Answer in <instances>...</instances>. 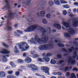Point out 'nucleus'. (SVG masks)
Instances as JSON below:
<instances>
[{
  "mask_svg": "<svg viewBox=\"0 0 78 78\" xmlns=\"http://www.w3.org/2000/svg\"><path fill=\"white\" fill-rule=\"evenodd\" d=\"M37 27L39 28V30L41 31L42 32V35L41 36V38H40L39 36L36 35L35 36L34 39L32 38L30 41H28V43L30 44H36L38 42L40 44H41V42H47L48 40V35L46 34H51V29L49 27L47 28L45 30L43 27L41 26H39L37 24H35L29 27L27 29L24 30V31L26 32H32L36 30Z\"/></svg>",
  "mask_w": 78,
  "mask_h": 78,
  "instance_id": "obj_1",
  "label": "nucleus"
},
{
  "mask_svg": "<svg viewBox=\"0 0 78 78\" xmlns=\"http://www.w3.org/2000/svg\"><path fill=\"white\" fill-rule=\"evenodd\" d=\"M71 19H69L67 23H66L65 22H63L62 23V24L63 25L65 26L66 28H67V30H68V33H64V35L65 37H70V34H75V31L73 28H71L70 27V25H69V23L70 22V21L71 20Z\"/></svg>",
  "mask_w": 78,
  "mask_h": 78,
  "instance_id": "obj_2",
  "label": "nucleus"
},
{
  "mask_svg": "<svg viewBox=\"0 0 78 78\" xmlns=\"http://www.w3.org/2000/svg\"><path fill=\"white\" fill-rule=\"evenodd\" d=\"M53 41H51L48 44H44L40 45L38 47V49L40 50H46L48 49H51L53 47Z\"/></svg>",
  "mask_w": 78,
  "mask_h": 78,
  "instance_id": "obj_3",
  "label": "nucleus"
},
{
  "mask_svg": "<svg viewBox=\"0 0 78 78\" xmlns=\"http://www.w3.org/2000/svg\"><path fill=\"white\" fill-rule=\"evenodd\" d=\"M19 47V49L21 51H27L29 49V46L26 42L23 41L17 44Z\"/></svg>",
  "mask_w": 78,
  "mask_h": 78,
  "instance_id": "obj_4",
  "label": "nucleus"
},
{
  "mask_svg": "<svg viewBox=\"0 0 78 78\" xmlns=\"http://www.w3.org/2000/svg\"><path fill=\"white\" fill-rule=\"evenodd\" d=\"M52 55V54L50 53H48L45 54V53H43L42 54V56L44 57V61L45 62H48L50 61V58H49L47 57L48 56H51Z\"/></svg>",
  "mask_w": 78,
  "mask_h": 78,
  "instance_id": "obj_5",
  "label": "nucleus"
},
{
  "mask_svg": "<svg viewBox=\"0 0 78 78\" xmlns=\"http://www.w3.org/2000/svg\"><path fill=\"white\" fill-rule=\"evenodd\" d=\"M75 50L76 51H77L78 50V48H74V47H71V48H69L68 49V51H67L66 49L64 48H63L62 49V51H67V53H70L71 52H72L73 51H74V50Z\"/></svg>",
  "mask_w": 78,
  "mask_h": 78,
  "instance_id": "obj_6",
  "label": "nucleus"
},
{
  "mask_svg": "<svg viewBox=\"0 0 78 78\" xmlns=\"http://www.w3.org/2000/svg\"><path fill=\"white\" fill-rule=\"evenodd\" d=\"M41 70H43V72H44L45 73L49 75V69L48 67L46 66H41Z\"/></svg>",
  "mask_w": 78,
  "mask_h": 78,
  "instance_id": "obj_7",
  "label": "nucleus"
},
{
  "mask_svg": "<svg viewBox=\"0 0 78 78\" xmlns=\"http://www.w3.org/2000/svg\"><path fill=\"white\" fill-rule=\"evenodd\" d=\"M68 62L69 64H71L72 65H74L76 62V61L72 57H69Z\"/></svg>",
  "mask_w": 78,
  "mask_h": 78,
  "instance_id": "obj_8",
  "label": "nucleus"
},
{
  "mask_svg": "<svg viewBox=\"0 0 78 78\" xmlns=\"http://www.w3.org/2000/svg\"><path fill=\"white\" fill-rule=\"evenodd\" d=\"M55 42L57 43L58 42V45L59 46V47H64V45L63 44H62L61 43L62 42L61 41V39L58 38V39H55Z\"/></svg>",
  "mask_w": 78,
  "mask_h": 78,
  "instance_id": "obj_9",
  "label": "nucleus"
},
{
  "mask_svg": "<svg viewBox=\"0 0 78 78\" xmlns=\"http://www.w3.org/2000/svg\"><path fill=\"white\" fill-rule=\"evenodd\" d=\"M45 14V11L44 10H42L40 12V14L38 13L37 16L38 17H44Z\"/></svg>",
  "mask_w": 78,
  "mask_h": 78,
  "instance_id": "obj_10",
  "label": "nucleus"
},
{
  "mask_svg": "<svg viewBox=\"0 0 78 78\" xmlns=\"http://www.w3.org/2000/svg\"><path fill=\"white\" fill-rule=\"evenodd\" d=\"M73 26L75 27H78V18H76L75 19V21H73Z\"/></svg>",
  "mask_w": 78,
  "mask_h": 78,
  "instance_id": "obj_11",
  "label": "nucleus"
},
{
  "mask_svg": "<svg viewBox=\"0 0 78 78\" xmlns=\"http://www.w3.org/2000/svg\"><path fill=\"white\" fill-rule=\"evenodd\" d=\"M0 52L1 53H4V54H9L10 52V51L5 49H3L2 51H1Z\"/></svg>",
  "mask_w": 78,
  "mask_h": 78,
  "instance_id": "obj_12",
  "label": "nucleus"
},
{
  "mask_svg": "<svg viewBox=\"0 0 78 78\" xmlns=\"http://www.w3.org/2000/svg\"><path fill=\"white\" fill-rule=\"evenodd\" d=\"M53 26L54 27L57 28L58 30H61V26L59 24L55 23L53 24Z\"/></svg>",
  "mask_w": 78,
  "mask_h": 78,
  "instance_id": "obj_13",
  "label": "nucleus"
},
{
  "mask_svg": "<svg viewBox=\"0 0 78 78\" xmlns=\"http://www.w3.org/2000/svg\"><path fill=\"white\" fill-rule=\"evenodd\" d=\"M38 69V67H37L33 64L32 65V70H33V71H36V70H37Z\"/></svg>",
  "mask_w": 78,
  "mask_h": 78,
  "instance_id": "obj_14",
  "label": "nucleus"
},
{
  "mask_svg": "<svg viewBox=\"0 0 78 78\" xmlns=\"http://www.w3.org/2000/svg\"><path fill=\"white\" fill-rule=\"evenodd\" d=\"M14 13H13L11 10H9L8 15L9 17H12V16H14Z\"/></svg>",
  "mask_w": 78,
  "mask_h": 78,
  "instance_id": "obj_15",
  "label": "nucleus"
},
{
  "mask_svg": "<svg viewBox=\"0 0 78 78\" xmlns=\"http://www.w3.org/2000/svg\"><path fill=\"white\" fill-rule=\"evenodd\" d=\"M31 59L29 57H27L24 60V61L27 63H30V62H31Z\"/></svg>",
  "mask_w": 78,
  "mask_h": 78,
  "instance_id": "obj_16",
  "label": "nucleus"
},
{
  "mask_svg": "<svg viewBox=\"0 0 78 78\" xmlns=\"http://www.w3.org/2000/svg\"><path fill=\"white\" fill-rule=\"evenodd\" d=\"M5 73L3 71L0 72V78H3L5 77Z\"/></svg>",
  "mask_w": 78,
  "mask_h": 78,
  "instance_id": "obj_17",
  "label": "nucleus"
},
{
  "mask_svg": "<svg viewBox=\"0 0 78 78\" xmlns=\"http://www.w3.org/2000/svg\"><path fill=\"white\" fill-rule=\"evenodd\" d=\"M5 2L6 3V5L5 6L4 9H5V8H9L10 5H9L8 1L7 0H5Z\"/></svg>",
  "mask_w": 78,
  "mask_h": 78,
  "instance_id": "obj_18",
  "label": "nucleus"
},
{
  "mask_svg": "<svg viewBox=\"0 0 78 78\" xmlns=\"http://www.w3.org/2000/svg\"><path fill=\"white\" fill-rule=\"evenodd\" d=\"M14 52L15 53H19L20 51L19 50V49L16 46H15L14 49Z\"/></svg>",
  "mask_w": 78,
  "mask_h": 78,
  "instance_id": "obj_19",
  "label": "nucleus"
},
{
  "mask_svg": "<svg viewBox=\"0 0 78 78\" xmlns=\"http://www.w3.org/2000/svg\"><path fill=\"white\" fill-rule=\"evenodd\" d=\"M72 66H70L69 68L68 67H66L64 69H63V70L65 71H67V70H71L72 69Z\"/></svg>",
  "mask_w": 78,
  "mask_h": 78,
  "instance_id": "obj_20",
  "label": "nucleus"
},
{
  "mask_svg": "<svg viewBox=\"0 0 78 78\" xmlns=\"http://www.w3.org/2000/svg\"><path fill=\"white\" fill-rule=\"evenodd\" d=\"M2 59V61L4 62H6L7 61V58H6V56H5V55L3 56Z\"/></svg>",
  "mask_w": 78,
  "mask_h": 78,
  "instance_id": "obj_21",
  "label": "nucleus"
},
{
  "mask_svg": "<svg viewBox=\"0 0 78 78\" xmlns=\"http://www.w3.org/2000/svg\"><path fill=\"white\" fill-rule=\"evenodd\" d=\"M4 29L5 30H12V27L10 26H7L4 27Z\"/></svg>",
  "mask_w": 78,
  "mask_h": 78,
  "instance_id": "obj_22",
  "label": "nucleus"
},
{
  "mask_svg": "<svg viewBox=\"0 0 78 78\" xmlns=\"http://www.w3.org/2000/svg\"><path fill=\"white\" fill-rule=\"evenodd\" d=\"M37 61L40 62H44V58H37Z\"/></svg>",
  "mask_w": 78,
  "mask_h": 78,
  "instance_id": "obj_23",
  "label": "nucleus"
},
{
  "mask_svg": "<svg viewBox=\"0 0 78 78\" xmlns=\"http://www.w3.org/2000/svg\"><path fill=\"white\" fill-rule=\"evenodd\" d=\"M54 3L55 5H60L59 1L58 0H55L54 1Z\"/></svg>",
  "mask_w": 78,
  "mask_h": 78,
  "instance_id": "obj_24",
  "label": "nucleus"
},
{
  "mask_svg": "<svg viewBox=\"0 0 78 78\" xmlns=\"http://www.w3.org/2000/svg\"><path fill=\"white\" fill-rule=\"evenodd\" d=\"M76 56H77V53H76V51H74L73 52V58L75 59Z\"/></svg>",
  "mask_w": 78,
  "mask_h": 78,
  "instance_id": "obj_25",
  "label": "nucleus"
},
{
  "mask_svg": "<svg viewBox=\"0 0 78 78\" xmlns=\"http://www.w3.org/2000/svg\"><path fill=\"white\" fill-rule=\"evenodd\" d=\"M10 64L12 67H16V65H15V64H14V62H10Z\"/></svg>",
  "mask_w": 78,
  "mask_h": 78,
  "instance_id": "obj_26",
  "label": "nucleus"
},
{
  "mask_svg": "<svg viewBox=\"0 0 78 78\" xmlns=\"http://www.w3.org/2000/svg\"><path fill=\"white\" fill-rule=\"evenodd\" d=\"M42 22L44 24H47L48 23V21L45 19L42 20Z\"/></svg>",
  "mask_w": 78,
  "mask_h": 78,
  "instance_id": "obj_27",
  "label": "nucleus"
},
{
  "mask_svg": "<svg viewBox=\"0 0 78 78\" xmlns=\"http://www.w3.org/2000/svg\"><path fill=\"white\" fill-rule=\"evenodd\" d=\"M50 62L51 64H55L56 63V61H55V60L53 59H52L51 61Z\"/></svg>",
  "mask_w": 78,
  "mask_h": 78,
  "instance_id": "obj_28",
  "label": "nucleus"
},
{
  "mask_svg": "<svg viewBox=\"0 0 78 78\" xmlns=\"http://www.w3.org/2000/svg\"><path fill=\"white\" fill-rule=\"evenodd\" d=\"M62 7L63 8H67V9L69 8H70V6L68 5H64L62 6Z\"/></svg>",
  "mask_w": 78,
  "mask_h": 78,
  "instance_id": "obj_29",
  "label": "nucleus"
},
{
  "mask_svg": "<svg viewBox=\"0 0 78 78\" xmlns=\"http://www.w3.org/2000/svg\"><path fill=\"white\" fill-rule=\"evenodd\" d=\"M17 61L19 63H23V60L19 59L17 60Z\"/></svg>",
  "mask_w": 78,
  "mask_h": 78,
  "instance_id": "obj_30",
  "label": "nucleus"
},
{
  "mask_svg": "<svg viewBox=\"0 0 78 78\" xmlns=\"http://www.w3.org/2000/svg\"><path fill=\"white\" fill-rule=\"evenodd\" d=\"M49 5H50V6H52V5H53L54 3H53V2L52 1H49Z\"/></svg>",
  "mask_w": 78,
  "mask_h": 78,
  "instance_id": "obj_31",
  "label": "nucleus"
},
{
  "mask_svg": "<svg viewBox=\"0 0 78 78\" xmlns=\"http://www.w3.org/2000/svg\"><path fill=\"white\" fill-rule=\"evenodd\" d=\"M7 78H16V77L12 75H8L7 76Z\"/></svg>",
  "mask_w": 78,
  "mask_h": 78,
  "instance_id": "obj_32",
  "label": "nucleus"
},
{
  "mask_svg": "<svg viewBox=\"0 0 78 78\" xmlns=\"http://www.w3.org/2000/svg\"><path fill=\"white\" fill-rule=\"evenodd\" d=\"M51 17V15L50 14H48L46 15V17L47 19H50V17Z\"/></svg>",
  "mask_w": 78,
  "mask_h": 78,
  "instance_id": "obj_33",
  "label": "nucleus"
},
{
  "mask_svg": "<svg viewBox=\"0 0 78 78\" xmlns=\"http://www.w3.org/2000/svg\"><path fill=\"white\" fill-rule=\"evenodd\" d=\"M2 45L5 47H6V48H8L9 47L8 45H7V44L5 43L2 44Z\"/></svg>",
  "mask_w": 78,
  "mask_h": 78,
  "instance_id": "obj_34",
  "label": "nucleus"
},
{
  "mask_svg": "<svg viewBox=\"0 0 78 78\" xmlns=\"http://www.w3.org/2000/svg\"><path fill=\"white\" fill-rule=\"evenodd\" d=\"M63 14L64 15H65L66 14H67V11L66 10H64L63 11Z\"/></svg>",
  "mask_w": 78,
  "mask_h": 78,
  "instance_id": "obj_35",
  "label": "nucleus"
},
{
  "mask_svg": "<svg viewBox=\"0 0 78 78\" xmlns=\"http://www.w3.org/2000/svg\"><path fill=\"white\" fill-rule=\"evenodd\" d=\"M39 57V55L37 54H35L33 56V58H37V57Z\"/></svg>",
  "mask_w": 78,
  "mask_h": 78,
  "instance_id": "obj_36",
  "label": "nucleus"
},
{
  "mask_svg": "<svg viewBox=\"0 0 78 78\" xmlns=\"http://www.w3.org/2000/svg\"><path fill=\"white\" fill-rule=\"evenodd\" d=\"M16 31H17V33H20V34H22L23 33V32L20 30H16Z\"/></svg>",
  "mask_w": 78,
  "mask_h": 78,
  "instance_id": "obj_37",
  "label": "nucleus"
},
{
  "mask_svg": "<svg viewBox=\"0 0 78 78\" xmlns=\"http://www.w3.org/2000/svg\"><path fill=\"white\" fill-rule=\"evenodd\" d=\"M57 56L58 58H61V57H62V55L61 54H58L57 55Z\"/></svg>",
  "mask_w": 78,
  "mask_h": 78,
  "instance_id": "obj_38",
  "label": "nucleus"
},
{
  "mask_svg": "<svg viewBox=\"0 0 78 78\" xmlns=\"http://www.w3.org/2000/svg\"><path fill=\"white\" fill-rule=\"evenodd\" d=\"M69 16L70 17H74V16H75V15H73L72 13L69 14Z\"/></svg>",
  "mask_w": 78,
  "mask_h": 78,
  "instance_id": "obj_39",
  "label": "nucleus"
},
{
  "mask_svg": "<svg viewBox=\"0 0 78 78\" xmlns=\"http://www.w3.org/2000/svg\"><path fill=\"white\" fill-rule=\"evenodd\" d=\"M69 75H70V73L69 72H67L66 74V76L68 77L69 76Z\"/></svg>",
  "mask_w": 78,
  "mask_h": 78,
  "instance_id": "obj_40",
  "label": "nucleus"
},
{
  "mask_svg": "<svg viewBox=\"0 0 78 78\" xmlns=\"http://www.w3.org/2000/svg\"><path fill=\"white\" fill-rule=\"evenodd\" d=\"M33 64H29L27 66V67H31V68H32V65H33Z\"/></svg>",
  "mask_w": 78,
  "mask_h": 78,
  "instance_id": "obj_41",
  "label": "nucleus"
},
{
  "mask_svg": "<svg viewBox=\"0 0 78 78\" xmlns=\"http://www.w3.org/2000/svg\"><path fill=\"white\" fill-rule=\"evenodd\" d=\"M15 74L16 76H19V74H20V73L19 72H16Z\"/></svg>",
  "mask_w": 78,
  "mask_h": 78,
  "instance_id": "obj_42",
  "label": "nucleus"
},
{
  "mask_svg": "<svg viewBox=\"0 0 78 78\" xmlns=\"http://www.w3.org/2000/svg\"><path fill=\"white\" fill-rule=\"evenodd\" d=\"M23 4H25V5H26V6H28L29 5V3H25V2H23Z\"/></svg>",
  "mask_w": 78,
  "mask_h": 78,
  "instance_id": "obj_43",
  "label": "nucleus"
},
{
  "mask_svg": "<svg viewBox=\"0 0 78 78\" xmlns=\"http://www.w3.org/2000/svg\"><path fill=\"white\" fill-rule=\"evenodd\" d=\"M13 72V71H9L8 72V73L9 74H12Z\"/></svg>",
  "mask_w": 78,
  "mask_h": 78,
  "instance_id": "obj_44",
  "label": "nucleus"
},
{
  "mask_svg": "<svg viewBox=\"0 0 78 78\" xmlns=\"http://www.w3.org/2000/svg\"><path fill=\"white\" fill-rule=\"evenodd\" d=\"M57 75H59V76H61L62 75V73L60 72H57Z\"/></svg>",
  "mask_w": 78,
  "mask_h": 78,
  "instance_id": "obj_45",
  "label": "nucleus"
},
{
  "mask_svg": "<svg viewBox=\"0 0 78 78\" xmlns=\"http://www.w3.org/2000/svg\"><path fill=\"white\" fill-rule=\"evenodd\" d=\"M20 68L22 69H25V67L22 66H20Z\"/></svg>",
  "mask_w": 78,
  "mask_h": 78,
  "instance_id": "obj_46",
  "label": "nucleus"
},
{
  "mask_svg": "<svg viewBox=\"0 0 78 78\" xmlns=\"http://www.w3.org/2000/svg\"><path fill=\"white\" fill-rule=\"evenodd\" d=\"M64 62V60H60L59 61V64H61V63H62L63 62Z\"/></svg>",
  "mask_w": 78,
  "mask_h": 78,
  "instance_id": "obj_47",
  "label": "nucleus"
},
{
  "mask_svg": "<svg viewBox=\"0 0 78 78\" xmlns=\"http://www.w3.org/2000/svg\"><path fill=\"white\" fill-rule=\"evenodd\" d=\"M35 53V51H32L30 52V53L31 55H33V54H34V53Z\"/></svg>",
  "mask_w": 78,
  "mask_h": 78,
  "instance_id": "obj_48",
  "label": "nucleus"
},
{
  "mask_svg": "<svg viewBox=\"0 0 78 78\" xmlns=\"http://www.w3.org/2000/svg\"><path fill=\"white\" fill-rule=\"evenodd\" d=\"M74 5L76 6H78V3L77 2H75L74 3Z\"/></svg>",
  "mask_w": 78,
  "mask_h": 78,
  "instance_id": "obj_49",
  "label": "nucleus"
},
{
  "mask_svg": "<svg viewBox=\"0 0 78 78\" xmlns=\"http://www.w3.org/2000/svg\"><path fill=\"white\" fill-rule=\"evenodd\" d=\"M73 71H78V70L76 68H75L73 69Z\"/></svg>",
  "mask_w": 78,
  "mask_h": 78,
  "instance_id": "obj_50",
  "label": "nucleus"
},
{
  "mask_svg": "<svg viewBox=\"0 0 78 78\" xmlns=\"http://www.w3.org/2000/svg\"><path fill=\"white\" fill-rule=\"evenodd\" d=\"M56 31V30L55 29H53L52 30V33H55Z\"/></svg>",
  "mask_w": 78,
  "mask_h": 78,
  "instance_id": "obj_51",
  "label": "nucleus"
},
{
  "mask_svg": "<svg viewBox=\"0 0 78 78\" xmlns=\"http://www.w3.org/2000/svg\"><path fill=\"white\" fill-rule=\"evenodd\" d=\"M68 13L69 14H71V10L69 9L68 10Z\"/></svg>",
  "mask_w": 78,
  "mask_h": 78,
  "instance_id": "obj_52",
  "label": "nucleus"
},
{
  "mask_svg": "<svg viewBox=\"0 0 78 78\" xmlns=\"http://www.w3.org/2000/svg\"><path fill=\"white\" fill-rule=\"evenodd\" d=\"M73 11L74 12H76V9H73Z\"/></svg>",
  "mask_w": 78,
  "mask_h": 78,
  "instance_id": "obj_53",
  "label": "nucleus"
},
{
  "mask_svg": "<svg viewBox=\"0 0 78 78\" xmlns=\"http://www.w3.org/2000/svg\"><path fill=\"white\" fill-rule=\"evenodd\" d=\"M23 56L25 57V56H27V54L26 53H24L23 54Z\"/></svg>",
  "mask_w": 78,
  "mask_h": 78,
  "instance_id": "obj_54",
  "label": "nucleus"
},
{
  "mask_svg": "<svg viewBox=\"0 0 78 78\" xmlns=\"http://www.w3.org/2000/svg\"><path fill=\"white\" fill-rule=\"evenodd\" d=\"M5 69H11V67L7 66L5 68Z\"/></svg>",
  "mask_w": 78,
  "mask_h": 78,
  "instance_id": "obj_55",
  "label": "nucleus"
},
{
  "mask_svg": "<svg viewBox=\"0 0 78 78\" xmlns=\"http://www.w3.org/2000/svg\"><path fill=\"white\" fill-rule=\"evenodd\" d=\"M14 36H17L18 37H20V35L19 34H17L16 35H14Z\"/></svg>",
  "mask_w": 78,
  "mask_h": 78,
  "instance_id": "obj_56",
  "label": "nucleus"
},
{
  "mask_svg": "<svg viewBox=\"0 0 78 78\" xmlns=\"http://www.w3.org/2000/svg\"><path fill=\"white\" fill-rule=\"evenodd\" d=\"M9 22L8 21H7V23L6 24L7 25H9Z\"/></svg>",
  "mask_w": 78,
  "mask_h": 78,
  "instance_id": "obj_57",
  "label": "nucleus"
},
{
  "mask_svg": "<svg viewBox=\"0 0 78 78\" xmlns=\"http://www.w3.org/2000/svg\"><path fill=\"white\" fill-rule=\"evenodd\" d=\"M17 26H18L17 24H15L14 25V27L15 28H17Z\"/></svg>",
  "mask_w": 78,
  "mask_h": 78,
  "instance_id": "obj_58",
  "label": "nucleus"
},
{
  "mask_svg": "<svg viewBox=\"0 0 78 78\" xmlns=\"http://www.w3.org/2000/svg\"><path fill=\"white\" fill-rule=\"evenodd\" d=\"M60 3H63L64 2H63V1H62V0H60Z\"/></svg>",
  "mask_w": 78,
  "mask_h": 78,
  "instance_id": "obj_59",
  "label": "nucleus"
},
{
  "mask_svg": "<svg viewBox=\"0 0 78 78\" xmlns=\"http://www.w3.org/2000/svg\"><path fill=\"white\" fill-rule=\"evenodd\" d=\"M57 14L58 15H59V14H61V13L60 12H57Z\"/></svg>",
  "mask_w": 78,
  "mask_h": 78,
  "instance_id": "obj_60",
  "label": "nucleus"
},
{
  "mask_svg": "<svg viewBox=\"0 0 78 78\" xmlns=\"http://www.w3.org/2000/svg\"><path fill=\"white\" fill-rule=\"evenodd\" d=\"M67 55H68V54H67V53H65L64 54V56H67Z\"/></svg>",
  "mask_w": 78,
  "mask_h": 78,
  "instance_id": "obj_61",
  "label": "nucleus"
},
{
  "mask_svg": "<svg viewBox=\"0 0 78 78\" xmlns=\"http://www.w3.org/2000/svg\"><path fill=\"white\" fill-rule=\"evenodd\" d=\"M54 75H57V73H53Z\"/></svg>",
  "mask_w": 78,
  "mask_h": 78,
  "instance_id": "obj_62",
  "label": "nucleus"
},
{
  "mask_svg": "<svg viewBox=\"0 0 78 78\" xmlns=\"http://www.w3.org/2000/svg\"><path fill=\"white\" fill-rule=\"evenodd\" d=\"M75 41H78V38L75 39Z\"/></svg>",
  "mask_w": 78,
  "mask_h": 78,
  "instance_id": "obj_63",
  "label": "nucleus"
},
{
  "mask_svg": "<svg viewBox=\"0 0 78 78\" xmlns=\"http://www.w3.org/2000/svg\"><path fill=\"white\" fill-rule=\"evenodd\" d=\"M58 78H65V77H58Z\"/></svg>",
  "mask_w": 78,
  "mask_h": 78,
  "instance_id": "obj_64",
  "label": "nucleus"
}]
</instances>
